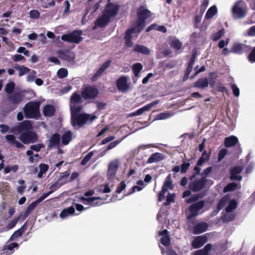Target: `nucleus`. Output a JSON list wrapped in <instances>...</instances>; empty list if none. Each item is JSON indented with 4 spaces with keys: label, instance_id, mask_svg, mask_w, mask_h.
<instances>
[{
    "label": "nucleus",
    "instance_id": "8fccbe9b",
    "mask_svg": "<svg viewBox=\"0 0 255 255\" xmlns=\"http://www.w3.org/2000/svg\"><path fill=\"white\" fill-rule=\"evenodd\" d=\"M94 151H92L89 152L82 159L81 162V164L83 166L85 165L91 159L92 157L94 155Z\"/></svg>",
    "mask_w": 255,
    "mask_h": 255
},
{
    "label": "nucleus",
    "instance_id": "473e14b6",
    "mask_svg": "<svg viewBox=\"0 0 255 255\" xmlns=\"http://www.w3.org/2000/svg\"><path fill=\"white\" fill-rule=\"evenodd\" d=\"M162 188L163 189H165L167 191L168 189L172 190L174 188V185L173 184V181L171 178V174H169L165 178V181L164 182Z\"/></svg>",
    "mask_w": 255,
    "mask_h": 255
},
{
    "label": "nucleus",
    "instance_id": "6ab92c4d",
    "mask_svg": "<svg viewBox=\"0 0 255 255\" xmlns=\"http://www.w3.org/2000/svg\"><path fill=\"white\" fill-rule=\"evenodd\" d=\"M158 100L154 101V102L150 103L145 105V106L138 109L135 112L131 113L130 116L131 117H134L140 115L142 114H143L144 112L149 111L153 106L158 104Z\"/></svg>",
    "mask_w": 255,
    "mask_h": 255
},
{
    "label": "nucleus",
    "instance_id": "f03ea898",
    "mask_svg": "<svg viewBox=\"0 0 255 255\" xmlns=\"http://www.w3.org/2000/svg\"><path fill=\"white\" fill-rule=\"evenodd\" d=\"M40 102H29L23 108V113L26 118L38 119L40 117L39 112Z\"/></svg>",
    "mask_w": 255,
    "mask_h": 255
},
{
    "label": "nucleus",
    "instance_id": "20e7f679",
    "mask_svg": "<svg viewBox=\"0 0 255 255\" xmlns=\"http://www.w3.org/2000/svg\"><path fill=\"white\" fill-rule=\"evenodd\" d=\"M99 94V90L93 86H87L82 89V97L85 100L95 99Z\"/></svg>",
    "mask_w": 255,
    "mask_h": 255
},
{
    "label": "nucleus",
    "instance_id": "0e129e2a",
    "mask_svg": "<svg viewBox=\"0 0 255 255\" xmlns=\"http://www.w3.org/2000/svg\"><path fill=\"white\" fill-rule=\"evenodd\" d=\"M126 184L124 181H121L116 189V192L120 194L126 188Z\"/></svg>",
    "mask_w": 255,
    "mask_h": 255
},
{
    "label": "nucleus",
    "instance_id": "e433bc0d",
    "mask_svg": "<svg viewBox=\"0 0 255 255\" xmlns=\"http://www.w3.org/2000/svg\"><path fill=\"white\" fill-rule=\"evenodd\" d=\"M145 26V21L137 18L133 27H135L136 28V32L139 33L144 28Z\"/></svg>",
    "mask_w": 255,
    "mask_h": 255
},
{
    "label": "nucleus",
    "instance_id": "9b49d317",
    "mask_svg": "<svg viewBox=\"0 0 255 255\" xmlns=\"http://www.w3.org/2000/svg\"><path fill=\"white\" fill-rule=\"evenodd\" d=\"M243 170V167L241 166H234L230 169V179L232 181L237 180L240 181L242 179V176L239 175L242 171Z\"/></svg>",
    "mask_w": 255,
    "mask_h": 255
},
{
    "label": "nucleus",
    "instance_id": "052dcab7",
    "mask_svg": "<svg viewBox=\"0 0 255 255\" xmlns=\"http://www.w3.org/2000/svg\"><path fill=\"white\" fill-rule=\"evenodd\" d=\"M235 218V216L233 214H225L222 216V219L224 222H230L234 220Z\"/></svg>",
    "mask_w": 255,
    "mask_h": 255
},
{
    "label": "nucleus",
    "instance_id": "dca6fc26",
    "mask_svg": "<svg viewBox=\"0 0 255 255\" xmlns=\"http://www.w3.org/2000/svg\"><path fill=\"white\" fill-rule=\"evenodd\" d=\"M136 33V28L131 27L128 28L125 32L124 39L125 40V45L127 47L130 48L132 47L133 42H132V34Z\"/></svg>",
    "mask_w": 255,
    "mask_h": 255
},
{
    "label": "nucleus",
    "instance_id": "6e6d98bb",
    "mask_svg": "<svg viewBox=\"0 0 255 255\" xmlns=\"http://www.w3.org/2000/svg\"><path fill=\"white\" fill-rule=\"evenodd\" d=\"M44 147H45V145L43 143H39L37 144L31 145L30 146V149L32 150L33 151H35L36 152H39L40 151L41 148H42Z\"/></svg>",
    "mask_w": 255,
    "mask_h": 255
},
{
    "label": "nucleus",
    "instance_id": "338daca9",
    "mask_svg": "<svg viewBox=\"0 0 255 255\" xmlns=\"http://www.w3.org/2000/svg\"><path fill=\"white\" fill-rule=\"evenodd\" d=\"M231 88L233 91V94L236 97H238L240 95V90L234 84H230Z\"/></svg>",
    "mask_w": 255,
    "mask_h": 255
},
{
    "label": "nucleus",
    "instance_id": "bb28decb",
    "mask_svg": "<svg viewBox=\"0 0 255 255\" xmlns=\"http://www.w3.org/2000/svg\"><path fill=\"white\" fill-rule=\"evenodd\" d=\"M238 141V139L236 136L231 135L230 136L225 137L224 145L226 147H230L236 145Z\"/></svg>",
    "mask_w": 255,
    "mask_h": 255
},
{
    "label": "nucleus",
    "instance_id": "79ce46f5",
    "mask_svg": "<svg viewBox=\"0 0 255 255\" xmlns=\"http://www.w3.org/2000/svg\"><path fill=\"white\" fill-rule=\"evenodd\" d=\"M37 205L34 202H33L28 205L24 213L23 220H24L30 215V214L33 211Z\"/></svg>",
    "mask_w": 255,
    "mask_h": 255
},
{
    "label": "nucleus",
    "instance_id": "a211bd4d",
    "mask_svg": "<svg viewBox=\"0 0 255 255\" xmlns=\"http://www.w3.org/2000/svg\"><path fill=\"white\" fill-rule=\"evenodd\" d=\"M190 166L189 162H186L185 161H182V163L181 166H175L172 168V171L174 172L173 177L175 178L176 177V174L180 171L181 173H186Z\"/></svg>",
    "mask_w": 255,
    "mask_h": 255
},
{
    "label": "nucleus",
    "instance_id": "3c124183",
    "mask_svg": "<svg viewBox=\"0 0 255 255\" xmlns=\"http://www.w3.org/2000/svg\"><path fill=\"white\" fill-rule=\"evenodd\" d=\"M57 74L59 78L62 79L68 76V72L67 69L62 68L58 70Z\"/></svg>",
    "mask_w": 255,
    "mask_h": 255
},
{
    "label": "nucleus",
    "instance_id": "69168bd1",
    "mask_svg": "<svg viewBox=\"0 0 255 255\" xmlns=\"http://www.w3.org/2000/svg\"><path fill=\"white\" fill-rule=\"evenodd\" d=\"M171 46L177 50H179L181 48L182 43L178 40H173L171 42Z\"/></svg>",
    "mask_w": 255,
    "mask_h": 255
},
{
    "label": "nucleus",
    "instance_id": "4468645a",
    "mask_svg": "<svg viewBox=\"0 0 255 255\" xmlns=\"http://www.w3.org/2000/svg\"><path fill=\"white\" fill-rule=\"evenodd\" d=\"M112 61L111 60H108L107 61L104 62L96 72L91 77V80L95 82L98 80L99 77H100L104 72V71L110 66Z\"/></svg>",
    "mask_w": 255,
    "mask_h": 255
},
{
    "label": "nucleus",
    "instance_id": "423d86ee",
    "mask_svg": "<svg viewBox=\"0 0 255 255\" xmlns=\"http://www.w3.org/2000/svg\"><path fill=\"white\" fill-rule=\"evenodd\" d=\"M205 202L204 200H200L189 206L188 210L190 212L187 216V219H191L198 214V211L201 210L205 206Z\"/></svg>",
    "mask_w": 255,
    "mask_h": 255
},
{
    "label": "nucleus",
    "instance_id": "a878e982",
    "mask_svg": "<svg viewBox=\"0 0 255 255\" xmlns=\"http://www.w3.org/2000/svg\"><path fill=\"white\" fill-rule=\"evenodd\" d=\"M59 56L62 59L71 62L74 59L75 54L73 52L68 50L60 52Z\"/></svg>",
    "mask_w": 255,
    "mask_h": 255
},
{
    "label": "nucleus",
    "instance_id": "de8ad7c7",
    "mask_svg": "<svg viewBox=\"0 0 255 255\" xmlns=\"http://www.w3.org/2000/svg\"><path fill=\"white\" fill-rule=\"evenodd\" d=\"M15 84L13 82H9L6 84L5 87V92L10 95L12 94L14 90L15 89Z\"/></svg>",
    "mask_w": 255,
    "mask_h": 255
},
{
    "label": "nucleus",
    "instance_id": "774afa93",
    "mask_svg": "<svg viewBox=\"0 0 255 255\" xmlns=\"http://www.w3.org/2000/svg\"><path fill=\"white\" fill-rule=\"evenodd\" d=\"M248 59L251 62H255V46L249 54Z\"/></svg>",
    "mask_w": 255,
    "mask_h": 255
},
{
    "label": "nucleus",
    "instance_id": "cd10ccee",
    "mask_svg": "<svg viewBox=\"0 0 255 255\" xmlns=\"http://www.w3.org/2000/svg\"><path fill=\"white\" fill-rule=\"evenodd\" d=\"M209 85V82L207 78H201L194 83V87L200 89H205Z\"/></svg>",
    "mask_w": 255,
    "mask_h": 255
},
{
    "label": "nucleus",
    "instance_id": "c756f323",
    "mask_svg": "<svg viewBox=\"0 0 255 255\" xmlns=\"http://www.w3.org/2000/svg\"><path fill=\"white\" fill-rule=\"evenodd\" d=\"M247 48V45L240 43H235L232 48L231 52L237 54H242L244 50Z\"/></svg>",
    "mask_w": 255,
    "mask_h": 255
},
{
    "label": "nucleus",
    "instance_id": "9d476101",
    "mask_svg": "<svg viewBox=\"0 0 255 255\" xmlns=\"http://www.w3.org/2000/svg\"><path fill=\"white\" fill-rule=\"evenodd\" d=\"M116 86L118 89L122 92H126L129 89V85L128 83V78L126 76L120 77L117 80Z\"/></svg>",
    "mask_w": 255,
    "mask_h": 255
},
{
    "label": "nucleus",
    "instance_id": "680f3d73",
    "mask_svg": "<svg viewBox=\"0 0 255 255\" xmlns=\"http://www.w3.org/2000/svg\"><path fill=\"white\" fill-rule=\"evenodd\" d=\"M227 150L226 148H223L219 151L218 155V161H221L227 155Z\"/></svg>",
    "mask_w": 255,
    "mask_h": 255
},
{
    "label": "nucleus",
    "instance_id": "c03bdc74",
    "mask_svg": "<svg viewBox=\"0 0 255 255\" xmlns=\"http://www.w3.org/2000/svg\"><path fill=\"white\" fill-rule=\"evenodd\" d=\"M203 197V195L202 194H195L191 196L188 199H186V202L187 203L190 204L194 203L199 199L202 198Z\"/></svg>",
    "mask_w": 255,
    "mask_h": 255
},
{
    "label": "nucleus",
    "instance_id": "5fc2aeb1",
    "mask_svg": "<svg viewBox=\"0 0 255 255\" xmlns=\"http://www.w3.org/2000/svg\"><path fill=\"white\" fill-rule=\"evenodd\" d=\"M18 106L14 104L13 103H9L6 105V107L5 108V111L6 113H9L14 110H15Z\"/></svg>",
    "mask_w": 255,
    "mask_h": 255
},
{
    "label": "nucleus",
    "instance_id": "0eeeda50",
    "mask_svg": "<svg viewBox=\"0 0 255 255\" xmlns=\"http://www.w3.org/2000/svg\"><path fill=\"white\" fill-rule=\"evenodd\" d=\"M32 128V125L30 121L25 120L19 123L18 125L11 128L10 132L15 133L16 131H17L18 133H21L23 132L31 130Z\"/></svg>",
    "mask_w": 255,
    "mask_h": 255
},
{
    "label": "nucleus",
    "instance_id": "c85d7f7f",
    "mask_svg": "<svg viewBox=\"0 0 255 255\" xmlns=\"http://www.w3.org/2000/svg\"><path fill=\"white\" fill-rule=\"evenodd\" d=\"M72 139V132L71 130L65 131L61 136L62 143L65 145H68Z\"/></svg>",
    "mask_w": 255,
    "mask_h": 255
},
{
    "label": "nucleus",
    "instance_id": "a18cd8bd",
    "mask_svg": "<svg viewBox=\"0 0 255 255\" xmlns=\"http://www.w3.org/2000/svg\"><path fill=\"white\" fill-rule=\"evenodd\" d=\"M132 69L134 75L137 77L142 69V65L141 63H137L133 65Z\"/></svg>",
    "mask_w": 255,
    "mask_h": 255
},
{
    "label": "nucleus",
    "instance_id": "aec40b11",
    "mask_svg": "<svg viewBox=\"0 0 255 255\" xmlns=\"http://www.w3.org/2000/svg\"><path fill=\"white\" fill-rule=\"evenodd\" d=\"M60 142V134L58 133H55L52 134L49 139V143L47 145V148L51 149L53 147H57L59 145Z\"/></svg>",
    "mask_w": 255,
    "mask_h": 255
},
{
    "label": "nucleus",
    "instance_id": "603ef678",
    "mask_svg": "<svg viewBox=\"0 0 255 255\" xmlns=\"http://www.w3.org/2000/svg\"><path fill=\"white\" fill-rule=\"evenodd\" d=\"M171 114L169 113H161L157 115L155 118L156 120H165L170 118Z\"/></svg>",
    "mask_w": 255,
    "mask_h": 255
},
{
    "label": "nucleus",
    "instance_id": "7ed1b4c3",
    "mask_svg": "<svg viewBox=\"0 0 255 255\" xmlns=\"http://www.w3.org/2000/svg\"><path fill=\"white\" fill-rule=\"evenodd\" d=\"M82 30H74L70 33L62 35L61 39L64 41L78 44L82 41Z\"/></svg>",
    "mask_w": 255,
    "mask_h": 255
},
{
    "label": "nucleus",
    "instance_id": "b1692460",
    "mask_svg": "<svg viewBox=\"0 0 255 255\" xmlns=\"http://www.w3.org/2000/svg\"><path fill=\"white\" fill-rule=\"evenodd\" d=\"M164 159V155L160 152H155L151 154L148 158L146 163L151 164L154 162H159Z\"/></svg>",
    "mask_w": 255,
    "mask_h": 255
},
{
    "label": "nucleus",
    "instance_id": "09e8293b",
    "mask_svg": "<svg viewBox=\"0 0 255 255\" xmlns=\"http://www.w3.org/2000/svg\"><path fill=\"white\" fill-rule=\"evenodd\" d=\"M193 65L188 63L185 71L184 75L183 77V81H186L189 78V75L193 69Z\"/></svg>",
    "mask_w": 255,
    "mask_h": 255
},
{
    "label": "nucleus",
    "instance_id": "1a4fd4ad",
    "mask_svg": "<svg viewBox=\"0 0 255 255\" xmlns=\"http://www.w3.org/2000/svg\"><path fill=\"white\" fill-rule=\"evenodd\" d=\"M119 9V6L117 3H107L104 13L110 17H113L117 15Z\"/></svg>",
    "mask_w": 255,
    "mask_h": 255
},
{
    "label": "nucleus",
    "instance_id": "7c9ffc66",
    "mask_svg": "<svg viewBox=\"0 0 255 255\" xmlns=\"http://www.w3.org/2000/svg\"><path fill=\"white\" fill-rule=\"evenodd\" d=\"M82 98L81 95L79 94L78 92H75L71 96L70 105L82 104L83 103Z\"/></svg>",
    "mask_w": 255,
    "mask_h": 255
},
{
    "label": "nucleus",
    "instance_id": "2f4dec72",
    "mask_svg": "<svg viewBox=\"0 0 255 255\" xmlns=\"http://www.w3.org/2000/svg\"><path fill=\"white\" fill-rule=\"evenodd\" d=\"M55 112L54 107L51 105H46L43 108V114L45 117L52 116Z\"/></svg>",
    "mask_w": 255,
    "mask_h": 255
},
{
    "label": "nucleus",
    "instance_id": "ea45409f",
    "mask_svg": "<svg viewBox=\"0 0 255 255\" xmlns=\"http://www.w3.org/2000/svg\"><path fill=\"white\" fill-rule=\"evenodd\" d=\"M237 202L235 199L231 200L229 202L228 205L226 207L225 211L227 213L232 212L237 207Z\"/></svg>",
    "mask_w": 255,
    "mask_h": 255
},
{
    "label": "nucleus",
    "instance_id": "13d9d810",
    "mask_svg": "<svg viewBox=\"0 0 255 255\" xmlns=\"http://www.w3.org/2000/svg\"><path fill=\"white\" fill-rule=\"evenodd\" d=\"M209 5V0H204L200 6V13L202 15Z\"/></svg>",
    "mask_w": 255,
    "mask_h": 255
},
{
    "label": "nucleus",
    "instance_id": "393cba45",
    "mask_svg": "<svg viewBox=\"0 0 255 255\" xmlns=\"http://www.w3.org/2000/svg\"><path fill=\"white\" fill-rule=\"evenodd\" d=\"M232 12L233 14L236 15L238 18H242L246 15V11L243 8L239 6V2H236L233 7Z\"/></svg>",
    "mask_w": 255,
    "mask_h": 255
},
{
    "label": "nucleus",
    "instance_id": "49530a36",
    "mask_svg": "<svg viewBox=\"0 0 255 255\" xmlns=\"http://www.w3.org/2000/svg\"><path fill=\"white\" fill-rule=\"evenodd\" d=\"M237 186L238 184L235 182L230 183L224 188V192L233 191L237 189Z\"/></svg>",
    "mask_w": 255,
    "mask_h": 255
},
{
    "label": "nucleus",
    "instance_id": "4c0bfd02",
    "mask_svg": "<svg viewBox=\"0 0 255 255\" xmlns=\"http://www.w3.org/2000/svg\"><path fill=\"white\" fill-rule=\"evenodd\" d=\"M14 68L16 70H18V76L20 77L27 74L30 70V69L27 67L24 66H19L18 64H15Z\"/></svg>",
    "mask_w": 255,
    "mask_h": 255
},
{
    "label": "nucleus",
    "instance_id": "5701e85b",
    "mask_svg": "<svg viewBox=\"0 0 255 255\" xmlns=\"http://www.w3.org/2000/svg\"><path fill=\"white\" fill-rule=\"evenodd\" d=\"M5 138L9 144L14 145L17 148H22L25 147L24 145L16 140L15 136L13 134H7L5 135Z\"/></svg>",
    "mask_w": 255,
    "mask_h": 255
},
{
    "label": "nucleus",
    "instance_id": "f704fd0d",
    "mask_svg": "<svg viewBox=\"0 0 255 255\" xmlns=\"http://www.w3.org/2000/svg\"><path fill=\"white\" fill-rule=\"evenodd\" d=\"M26 229V223L19 229L15 231L12 235L10 237V240L11 241L15 240L18 237H20L25 231Z\"/></svg>",
    "mask_w": 255,
    "mask_h": 255
},
{
    "label": "nucleus",
    "instance_id": "ddd939ff",
    "mask_svg": "<svg viewBox=\"0 0 255 255\" xmlns=\"http://www.w3.org/2000/svg\"><path fill=\"white\" fill-rule=\"evenodd\" d=\"M136 14L137 18L145 21L151 16V12L143 5H141L137 9Z\"/></svg>",
    "mask_w": 255,
    "mask_h": 255
},
{
    "label": "nucleus",
    "instance_id": "bf43d9fd",
    "mask_svg": "<svg viewBox=\"0 0 255 255\" xmlns=\"http://www.w3.org/2000/svg\"><path fill=\"white\" fill-rule=\"evenodd\" d=\"M98 199H101V198L99 197H93L90 198H85L82 197L81 198V200L83 201L84 204H86L85 202H89L90 204L93 203L94 201Z\"/></svg>",
    "mask_w": 255,
    "mask_h": 255
},
{
    "label": "nucleus",
    "instance_id": "f257e3e1",
    "mask_svg": "<svg viewBox=\"0 0 255 255\" xmlns=\"http://www.w3.org/2000/svg\"><path fill=\"white\" fill-rule=\"evenodd\" d=\"M96 119L97 117L95 115L83 113L71 116V124L73 127L77 129L83 127L88 121L91 124Z\"/></svg>",
    "mask_w": 255,
    "mask_h": 255
},
{
    "label": "nucleus",
    "instance_id": "e2e57ef3",
    "mask_svg": "<svg viewBox=\"0 0 255 255\" xmlns=\"http://www.w3.org/2000/svg\"><path fill=\"white\" fill-rule=\"evenodd\" d=\"M53 192V191H50L46 193H44L42 196L38 198L36 201H34L37 205L41 202L43 200H44L46 197H47L49 195Z\"/></svg>",
    "mask_w": 255,
    "mask_h": 255
},
{
    "label": "nucleus",
    "instance_id": "37998d69",
    "mask_svg": "<svg viewBox=\"0 0 255 255\" xmlns=\"http://www.w3.org/2000/svg\"><path fill=\"white\" fill-rule=\"evenodd\" d=\"M229 197L227 196L223 197L217 204V209L221 210L229 202Z\"/></svg>",
    "mask_w": 255,
    "mask_h": 255
},
{
    "label": "nucleus",
    "instance_id": "f3484780",
    "mask_svg": "<svg viewBox=\"0 0 255 255\" xmlns=\"http://www.w3.org/2000/svg\"><path fill=\"white\" fill-rule=\"evenodd\" d=\"M207 240V237L205 235L197 236L192 242L191 246L194 249H199L202 247Z\"/></svg>",
    "mask_w": 255,
    "mask_h": 255
},
{
    "label": "nucleus",
    "instance_id": "6e6552de",
    "mask_svg": "<svg viewBox=\"0 0 255 255\" xmlns=\"http://www.w3.org/2000/svg\"><path fill=\"white\" fill-rule=\"evenodd\" d=\"M205 177H202L198 180H195L189 184V188L193 192H198L203 189L207 183Z\"/></svg>",
    "mask_w": 255,
    "mask_h": 255
},
{
    "label": "nucleus",
    "instance_id": "72a5a7b5",
    "mask_svg": "<svg viewBox=\"0 0 255 255\" xmlns=\"http://www.w3.org/2000/svg\"><path fill=\"white\" fill-rule=\"evenodd\" d=\"M75 210L74 207L70 206L68 208H65L61 212L60 214V217L64 219L70 215H73L74 214Z\"/></svg>",
    "mask_w": 255,
    "mask_h": 255
},
{
    "label": "nucleus",
    "instance_id": "4d7b16f0",
    "mask_svg": "<svg viewBox=\"0 0 255 255\" xmlns=\"http://www.w3.org/2000/svg\"><path fill=\"white\" fill-rule=\"evenodd\" d=\"M161 243L164 246H168L170 244V239L169 236H163L160 239Z\"/></svg>",
    "mask_w": 255,
    "mask_h": 255
},
{
    "label": "nucleus",
    "instance_id": "412c9836",
    "mask_svg": "<svg viewBox=\"0 0 255 255\" xmlns=\"http://www.w3.org/2000/svg\"><path fill=\"white\" fill-rule=\"evenodd\" d=\"M208 228V225L205 222L199 223L195 225L193 228V234L198 235L206 232Z\"/></svg>",
    "mask_w": 255,
    "mask_h": 255
},
{
    "label": "nucleus",
    "instance_id": "f8f14e48",
    "mask_svg": "<svg viewBox=\"0 0 255 255\" xmlns=\"http://www.w3.org/2000/svg\"><path fill=\"white\" fill-rule=\"evenodd\" d=\"M111 18V17L103 12V14L96 20L93 29H96L97 27H105L110 22Z\"/></svg>",
    "mask_w": 255,
    "mask_h": 255
},
{
    "label": "nucleus",
    "instance_id": "864d4df0",
    "mask_svg": "<svg viewBox=\"0 0 255 255\" xmlns=\"http://www.w3.org/2000/svg\"><path fill=\"white\" fill-rule=\"evenodd\" d=\"M224 29H221L217 31L216 33L213 34V40L214 41H217L221 38L222 36L224 34Z\"/></svg>",
    "mask_w": 255,
    "mask_h": 255
},
{
    "label": "nucleus",
    "instance_id": "2eb2a0df",
    "mask_svg": "<svg viewBox=\"0 0 255 255\" xmlns=\"http://www.w3.org/2000/svg\"><path fill=\"white\" fill-rule=\"evenodd\" d=\"M23 98V95L20 92H15L7 96V100L9 103L17 105L21 103Z\"/></svg>",
    "mask_w": 255,
    "mask_h": 255
},
{
    "label": "nucleus",
    "instance_id": "58836bf2",
    "mask_svg": "<svg viewBox=\"0 0 255 255\" xmlns=\"http://www.w3.org/2000/svg\"><path fill=\"white\" fill-rule=\"evenodd\" d=\"M217 13V8L216 6L213 5L211 6L207 10L205 18L207 19H210Z\"/></svg>",
    "mask_w": 255,
    "mask_h": 255
},
{
    "label": "nucleus",
    "instance_id": "c9c22d12",
    "mask_svg": "<svg viewBox=\"0 0 255 255\" xmlns=\"http://www.w3.org/2000/svg\"><path fill=\"white\" fill-rule=\"evenodd\" d=\"M133 50L135 52L145 55H149L150 54V50L143 45L136 44L134 47Z\"/></svg>",
    "mask_w": 255,
    "mask_h": 255
},
{
    "label": "nucleus",
    "instance_id": "4be33fe9",
    "mask_svg": "<svg viewBox=\"0 0 255 255\" xmlns=\"http://www.w3.org/2000/svg\"><path fill=\"white\" fill-rule=\"evenodd\" d=\"M118 169V164L117 162H112L109 164L107 171V177L109 179H111L115 177Z\"/></svg>",
    "mask_w": 255,
    "mask_h": 255
},
{
    "label": "nucleus",
    "instance_id": "39448f33",
    "mask_svg": "<svg viewBox=\"0 0 255 255\" xmlns=\"http://www.w3.org/2000/svg\"><path fill=\"white\" fill-rule=\"evenodd\" d=\"M19 138L22 142L26 144L36 142L38 140V136L35 132L29 130L21 133Z\"/></svg>",
    "mask_w": 255,
    "mask_h": 255
},
{
    "label": "nucleus",
    "instance_id": "a19ab883",
    "mask_svg": "<svg viewBox=\"0 0 255 255\" xmlns=\"http://www.w3.org/2000/svg\"><path fill=\"white\" fill-rule=\"evenodd\" d=\"M77 104L70 105L71 116H75L80 114L82 107L81 106H77Z\"/></svg>",
    "mask_w": 255,
    "mask_h": 255
}]
</instances>
